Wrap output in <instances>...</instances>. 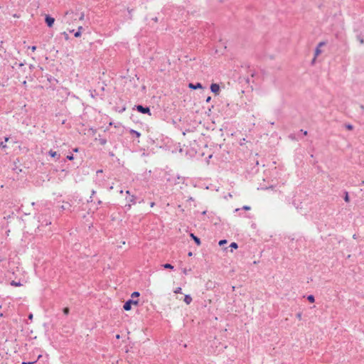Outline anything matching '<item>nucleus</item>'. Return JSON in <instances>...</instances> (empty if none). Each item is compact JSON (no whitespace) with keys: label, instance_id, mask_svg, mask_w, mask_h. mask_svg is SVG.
<instances>
[{"label":"nucleus","instance_id":"obj_1","mask_svg":"<svg viewBox=\"0 0 364 364\" xmlns=\"http://www.w3.org/2000/svg\"><path fill=\"white\" fill-rule=\"evenodd\" d=\"M65 21L68 23L80 21H89V18H85V15L80 9H75V11H68L65 15Z\"/></svg>","mask_w":364,"mask_h":364},{"label":"nucleus","instance_id":"obj_2","mask_svg":"<svg viewBox=\"0 0 364 364\" xmlns=\"http://www.w3.org/2000/svg\"><path fill=\"white\" fill-rule=\"evenodd\" d=\"M325 44L326 43L324 42H320L318 43V45L317 46V47L315 50L314 58L312 60V63H314L316 58L322 53L321 47L325 46Z\"/></svg>","mask_w":364,"mask_h":364},{"label":"nucleus","instance_id":"obj_3","mask_svg":"<svg viewBox=\"0 0 364 364\" xmlns=\"http://www.w3.org/2000/svg\"><path fill=\"white\" fill-rule=\"evenodd\" d=\"M139 303L138 301H134V300H128L124 304V309L125 311H129L132 309V305H137Z\"/></svg>","mask_w":364,"mask_h":364},{"label":"nucleus","instance_id":"obj_4","mask_svg":"<svg viewBox=\"0 0 364 364\" xmlns=\"http://www.w3.org/2000/svg\"><path fill=\"white\" fill-rule=\"evenodd\" d=\"M210 90L215 95H218L220 94V86L216 83H213L210 85Z\"/></svg>","mask_w":364,"mask_h":364},{"label":"nucleus","instance_id":"obj_5","mask_svg":"<svg viewBox=\"0 0 364 364\" xmlns=\"http://www.w3.org/2000/svg\"><path fill=\"white\" fill-rule=\"evenodd\" d=\"M81 30H82V27L79 26L77 28V31H75L74 28H72V29L68 28V31L70 33H73L75 37H80L81 36Z\"/></svg>","mask_w":364,"mask_h":364},{"label":"nucleus","instance_id":"obj_6","mask_svg":"<svg viewBox=\"0 0 364 364\" xmlns=\"http://www.w3.org/2000/svg\"><path fill=\"white\" fill-rule=\"evenodd\" d=\"M136 109L141 112V113H144V114H149V115H151V113H150V109L149 107H144L143 106L141 105H138L136 106Z\"/></svg>","mask_w":364,"mask_h":364},{"label":"nucleus","instance_id":"obj_7","mask_svg":"<svg viewBox=\"0 0 364 364\" xmlns=\"http://www.w3.org/2000/svg\"><path fill=\"white\" fill-rule=\"evenodd\" d=\"M188 87L191 88V89H193V90H196V89H202L203 86H202V85L200 82H198L196 85H194L193 83H189L188 84Z\"/></svg>","mask_w":364,"mask_h":364},{"label":"nucleus","instance_id":"obj_8","mask_svg":"<svg viewBox=\"0 0 364 364\" xmlns=\"http://www.w3.org/2000/svg\"><path fill=\"white\" fill-rule=\"evenodd\" d=\"M45 21L46 23H54L55 18L51 17L50 15H46Z\"/></svg>","mask_w":364,"mask_h":364},{"label":"nucleus","instance_id":"obj_9","mask_svg":"<svg viewBox=\"0 0 364 364\" xmlns=\"http://www.w3.org/2000/svg\"><path fill=\"white\" fill-rule=\"evenodd\" d=\"M184 302L188 305L192 302V298L190 295H186L184 297Z\"/></svg>","mask_w":364,"mask_h":364},{"label":"nucleus","instance_id":"obj_10","mask_svg":"<svg viewBox=\"0 0 364 364\" xmlns=\"http://www.w3.org/2000/svg\"><path fill=\"white\" fill-rule=\"evenodd\" d=\"M49 155H50L51 157H53V158H55V157L59 158V157H60V154H58L56 151H53V150H50V151H49Z\"/></svg>","mask_w":364,"mask_h":364},{"label":"nucleus","instance_id":"obj_11","mask_svg":"<svg viewBox=\"0 0 364 364\" xmlns=\"http://www.w3.org/2000/svg\"><path fill=\"white\" fill-rule=\"evenodd\" d=\"M191 237L194 240V241L196 242V243L198 245H200V240L198 237H197L196 236H195L193 233L191 234Z\"/></svg>","mask_w":364,"mask_h":364},{"label":"nucleus","instance_id":"obj_12","mask_svg":"<svg viewBox=\"0 0 364 364\" xmlns=\"http://www.w3.org/2000/svg\"><path fill=\"white\" fill-rule=\"evenodd\" d=\"M11 285L14 286V287H21V286H22V284L21 282H15V281H12L11 282Z\"/></svg>","mask_w":364,"mask_h":364},{"label":"nucleus","instance_id":"obj_13","mask_svg":"<svg viewBox=\"0 0 364 364\" xmlns=\"http://www.w3.org/2000/svg\"><path fill=\"white\" fill-rule=\"evenodd\" d=\"M307 299L311 303H314L315 301V299H314V296L313 295L308 296Z\"/></svg>","mask_w":364,"mask_h":364},{"label":"nucleus","instance_id":"obj_14","mask_svg":"<svg viewBox=\"0 0 364 364\" xmlns=\"http://www.w3.org/2000/svg\"><path fill=\"white\" fill-rule=\"evenodd\" d=\"M230 247L232 248V249L236 250V249H237L238 245H237V244L236 242H232V243L230 244Z\"/></svg>","mask_w":364,"mask_h":364},{"label":"nucleus","instance_id":"obj_15","mask_svg":"<svg viewBox=\"0 0 364 364\" xmlns=\"http://www.w3.org/2000/svg\"><path fill=\"white\" fill-rule=\"evenodd\" d=\"M164 267L165 269H173V266L171 265V264H164Z\"/></svg>","mask_w":364,"mask_h":364},{"label":"nucleus","instance_id":"obj_16","mask_svg":"<svg viewBox=\"0 0 364 364\" xmlns=\"http://www.w3.org/2000/svg\"><path fill=\"white\" fill-rule=\"evenodd\" d=\"M181 287H177L173 291L175 294H179V293H181Z\"/></svg>","mask_w":364,"mask_h":364},{"label":"nucleus","instance_id":"obj_17","mask_svg":"<svg viewBox=\"0 0 364 364\" xmlns=\"http://www.w3.org/2000/svg\"><path fill=\"white\" fill-rule=\"evenodd\" d=\"M131 132L134 134L137 137H139L141 136L140 133L136 131L132 130Z\"/></svg>","mask_w":364,"mask_h":364},{"label":"nucleus","instance_id":"obj_18","mask_svg":"<svg viewBox=\"0 0 364 364\" xmlns=\"http://www.w3.org/2000/svg\"><path fill=\"white\" fill-rule=\"evenodd\" d=\"M69 311H70L69 308L65 307V308H64V309H63V313H64L65 315L68 314H69Z\"/></svg>","mask_w":364,"mask_h":364},{"label":"nucleus","instance_id":"obj_19","mask_svg":"<svg viewBox=\"0 0 364 364\" xmlns=\"http://www.w3.org/2000/svg\"><path fill=\"white\" fill-rule=\"evenodd\" d=\"M139 296V293L137 291H134L132 294V297H134V296L138 297Z\"/></svg>","mask_w":364,"mask_h":364},{"label":"nucleus","instance_id":"obj_20","mask_svg":"<svg viewBox=\"0 0 364 364\" xmlns=\"http://www.w3.org/2000/svg\"><path fill=\"white\" fill-rule=\"evenodd\" d=\"M226 243H227L226 240H222L219 242V245L222 246L223 245L226 244Z\"/></svg>","mask_w":364,"mask_h":364},{"label":"nucleus","instance_id":"obj_21","mask_svg":"<svg viewBox=\"0 0 364 364\" xmlns=\"http://www.w3.org/2000/svg\"><path fill=\"white\" fill-rule=\"evenodd\" d=\"M346 129H348V130H352L353 129V126L351 125V124H347L346 126Z\"/></svg>","mask_w":364,"mask_h":364},{"label":"nucleus","instance_id":"obj_22","mask_svg":"<svg viewBox=\"0 0 364 364\" xmlns=\"http://www.w3.org/2000/svg\"><path fill=\"white\" fill-rule=\"evenodd\" d=\"M28 49H31V51L34 52L36 50V46H30V47H28Z\"/></svg>","mask_w":364,"mask_h":364},{"label":"nucleus","instance_id":"obj_23","mask_svg":"<svg viewBox=\"0 0 364 364\" xmlns=\"http://www.w3.org/2000/svg\"><path fill=\"white\" fill-rule=\"evenodd\" d=\"M67 159L70 161H72V160H73L74 156L73 155H68V156H67Z\"/></svg>","mask_w":364,"mask_h":364},{"label":"nucleus","instance_id":"obj_24","mask_svg":"<svg viewBox=\"0 0 364 364\" xmlns=\"http://www.w3.org/2000/svg\"><path fill=\"white\" fill-rule=\"evenodd\" d=\"M36 363V360L33 362H23L21 364H34Z\"/></svg>","mask_w":364,"mask_h":364},{"label":"nucleus","instance_id":"obj_25","mask_svg":"<svg viewBox=\"0 0 364 364\" xmlns=\"http://www.w3.org/2000/svg\"><path fill=\"white\" fill-rule=\"evenodd\" d=\"M243 209L246 210H250V207L247 206V205H245V206H243Z\"/></svg>","mask_w":364,"mask_h":364},{"label":"nucleus","instance_id":"obj_26","mask_svg":"<svg viewBox=\"0 0 364 364\" xmlns=\"http://www.w3.org/2000/svg\"><path fill=\"white\" fill-rule=\"evenodd\" d=\"M345 200H346V202H348V201H349V197H348V194H346V197H345Z\"/></svg>","mask_w":364,"mask_h":364},{"label":"nucleus","instance_id":"obj_27","mask_svg":"<svg viewBox=\"0 0 364 364\" xmlns=\"http://www.w3.org/2000/svg\"><path fill=\"white\" fill-rule=\"evenodd\" d=\"M0 146L4 149V148H6V144H4L3 142H1L0 144Z\"/></svg>","mask_w":364,"mask_h":364},{"label":"nucleus","instance_id":"obj_28","mask_svg":"<svg viewBox=\"0 0 364 364\" xmlns=\"http://www.w3.org/2000/svg\"><path fill=\"white\" fill-rule=\"evenodd\" d=\"M64 35L65 36V38L68 39V33L66 31H65L64 32Z\"/></svg>","mask_w":364,"mask_h":364},{"label":"nucleus","instance_id":"obj_29","mask_svg":"<svg viewBox=\"0 0 364 364\" xmlns=\"http://www.w3.org/2000/svg\"><path fill=\"white\" fill-rule=\"evenodd\" d=\"M33 314H29V316H28V318H29L30 320L33 319Z\"/></svg>","mask_w":364,"mask_h":364},{"label":"nucleus","instance_id":"obj_30","mask_svg":"<svg viewBox=\"0 0 364 364\" xmlns=\"http://www.w3.org/2000/svg\"><path fill=\"white\" fill-rule=\"evenodd\" d=\"M211 100V97H208L207 99H206V102H209Z\"/></svg>","mask_w":364,"mask_h":364},{"label":"nucleus","instance_id":"obj_31","mask_svg":"<svg viewBox=\"0 0 364 364\" xmlns=\"http://www.w3.org/2000/svg\"><path fill=\"white\" fill-rule=\"evenodd\" d=\"M74 151H75V152H77V151H78V149H77V148H75V149H74Z\"/></svg>","mask_w":364,"mask_h":364},{"label":"nucleus","instance_id":"obj_32","mask_svg":"<svg viewBox=\"0 0 364 364\" xmlns=\"http://www.w3.org/2000/svg\"><path fill=\"white\" fill-rule=\"evenodd\" d=\"M102 170H99V171H97V173H102Z\"/></svg>","mask_w":364,"mask_h":364},{"label":"nucleus","instance_id":"obj_33","mask_svg":"<svg viewBox=\"0 0 364 364\" xmlns=\"http://www.w3.org/2000/svg\"><path fill=\"white\" fill-rule=\"evenodd\" d=\"M154 205H155V203H151V207H154Z\"/></svg>","mask_w":364,"mask_h":364},{"label":"nucleus","instance_id":"obj_34","mask_svg":"<svg viewBox=\"0 0 364 364\" xmlns=\"http://www.w3.org/2000/svg\"><path fill=\"white\" fill-rule=\"evenodd\" d=\"M9 141V138H8V137H6V138H5V141L6 142V141Z\"/></svg>","mask_w":364,"mask_h":364},{"label":"nucleus","instance_id":"obj_35","mask_svg":"<svg viewBox=\"0 0 364 364\" xmlns=\"http://www.w3.org/2000/svg\"><path fill=\"white\" fill-rule=\"evenodd\" d=\"M360 43H363V42H364L363 39H360Z\"/></svg>","mask_w":364,"mask_h":364},{"label":"nucleus","instance_id":"obj_36","mask_svg":"<svg viewBox=\"0 0 364 364\" xmlns=\"http://www.w3.org/2000/svg\"><path fill=\"white\" fill-rule=\"evenodd\" d=\"M304 135H307V132H306V131H305V132H304Z\"/></svg>","mask_w":364,"mask_h":364},{"label":"nucleus","instance_id":"obj_37","mask_svg":"<svg viewBox=\"0 0 364 364\" xmlns=\"http://www.w3.org/2000/svg\"><path fill=\"white\" fill-rule=\"evenodd\" d=\"M41 355H39L38 357V360L40 359L41 358Z\"/></svg>","mask_w":364,"mask_h":364},{"label":"nucleus","instance_id":"obj_38","mask_svg":"<svg viewBox=\"0 0 364 364\" xmlns=\"http://www.w3.org/2000/svg\"><path fill=\"white\" fill-rule=\"evenodd\" d=\"M126 193H127V194H129V191H127Z\"/></svg>","mask_w":364,"mask_h":364},{"label":"nucleus","instance_id":"obj_39","mask_svg":"<svg viewBox=\"0 0 364 364\" xmlns=\"http://www.w3.org/2000/svg\"><path fill=\"white\" fill-rule=\"evenodd\" d=\"M183 272H184L185 274H186L187 270H186V269H185V270H183Z\"/></svg>","mask_w":364,"mask_h":364},{"label":"nucleus","instance_id":"obj_40","mask_svg":"<svg viewBox=\"0 0 364 364\" xmlns=\"http://www.w3.org/2000/svg\"><path fill=\"white\" fill-rule=\"evenodd\" d=\"M298 318H301V314H298Z\"/></svg>","mask_w":364,"mask_h":364}]
</instances>
